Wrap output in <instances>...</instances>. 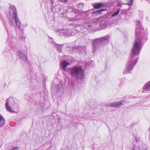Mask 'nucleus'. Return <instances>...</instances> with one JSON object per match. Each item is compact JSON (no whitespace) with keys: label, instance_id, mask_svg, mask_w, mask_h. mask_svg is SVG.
Masks as SVG:
<instances>
[{"label":"nucleus","instance_id":"obj_23","mask_svg":"<svg viewBox=\"0 0 150 150\" xmlns=\"http://www.w3.org/2000/svg\"><path fill=\"white\" fill-rule=\"evenodd\" d=\"M67 0H59V1H62V2H66Z\"/></svg>","mask_w":150,"mask_h":150},{"label":"nucleus","instance_id":"obj_17","mask_svg":"<svg viewBox=\"0 0 150 150\" xmlns=\"http://www.w3.org/2000/svg\"><path fill=\"white\" fill-rule=\"evenodd\" d=\"M133 0H127L128 2L127 3L125 4L128 5L129 6L131 5L133 3Z\"/></svg>","mask_w":150,"mask_h":150},{"label":"nucleus","instance_id":"obj_27","mask_svg":"<svg viewBox=\"0 0 150 150\" xmlns=\"http://www.w3.org/2000/svg\"><path fill=\"white\" fill-rule=\"evenodd\" d=\"M136 142H137V139H136Z\"/></svg>","mask_w":150,"mask_h":150},{"label":"nucleus","instance_id":"obj_6","mask_svg":"<svg viewBox=\"0 0 150 150\" xmlns=\"http://www.w3.org/2000/svg\"><path fill=\"white\" fill-rule=\"evenodd\" d=\"M80 45L79 41V40H76L74 42L71 43L69 47H67V50L68 51H72L74 50L78 49Z\"/></svg>","mask_w":150,"mask_h":150},{"label":"nucleus","instance_id":"obj_8","mask_svg":"<svg viewBox=\"0 0 150 150\" xmlns=\"http://www.w3.org/2000/svg\"><path fill=\"white\" fill-rule=\"evenodd\" d=\"M102 11V10H99L98 11H96L95 12H93L92 13H91L89 14L88 15H87V14L88 13V11L86 12V17L85 18V20H86V21H88L87 20V19L90 20L89 18H90L88 17V16H90L92 14L97 15V14H100L101 13Z\"/></svg>","mask_w":150,"mask_h":150},{"label":"nucleus","instance_id":"obj_28","mask_svg":"<svg viewBox=\"0 0 150 150\" xmlns=\"http://www.w3.org/2000/svg\"><path fill=\"white\" fill-rule=\"evenodd\" d=\"M27 24H26V26H27Z\"/></svg>","mask_w":150,"mask_h":150},{"label":"nucleus","instance_id":"obj_25","mask_svg":"<svg viewBox=\"0 0 150 150\" xmlns=\"http://www.w3.org/2000/svg\"><path fill=\"white\" fill-rule=\"evenodd\" d=\"M53 3H54V2H53V1H51V3H52V4H51V5H53Z\"/></svg>","mask_w":150,"mask_h":150},{"label":"nucleus","instance_id":"obj_13","mask_svg":"<svg viewBox=\"0 0 150 150\" xmlns=\"http://www.w3.org/2000/svg\"><path fill=\"white\" fill-rule=\"evenodd\" d=\"M103 5V4L100 3H95L93 4L94 7L96 8H99Z\"/></svg>","mask_w":150,"mask_h":150},{"label":"nucleus","instance_id":"obj_3","mask_svg":"<svg viewBox=\"0 0 150 150\" xmlns=\"http://www.w3.org/2000/svg\"><path fill=\"white\" fill-rule=\"evenodd\" d=\"M110 38V36L107 35L94 40L93 42L94 51H100L102 48L103 45L109 42Z\"/></svg>","mask_w":150,"mask_h":150},{"label":"nucleus","instance_id":"obj_11","mask_svg":"<svg viewBox=\"0 0 150 150\" xmlns=\"http://www.w3.org/2000/svg\"><path fill=\"white\" fill-rule=\"evenodd\" d=\"M150 91V81L146 83L144 86L143 92H146Z\"/></svg>","mask_w":150,"mask_h":150},{"label":"nucleus","instance_id":"obj_18","mask_svg":"<svg viewBox=\"0 0 150 150\" xmlns=\"http://www.w3.org/2000/svg\"><path fill=\"white\" fill-rule=\"evenodd\" d=\"M119 11H120V9H119L115 13L113 14L111 16L113 17L116 15H117L118 14V13H119Z\"/></svg>","mask_w":150,"mask_h":150},{"label":"nucleus","instance_id":"obj_12","mask_svg":"<svg viewBox=\"0 0 150 150\" xmlns=\"http://www.w3.org/2000/svg\"><path fill=\"white\" fill-rule=\"evenodd\" d=\"M70 65V63L66 61H63L62 62L61 66L62 67L64 70H65L66 67L67 66Z\"/></svg>","mask_w":150,"mask_h":150},{"label":"nucleus","instance_id":"obj_26","mask_svg":"<svg viewBox=\"0 0 150 150\" xmlns=\"http://www.w3.org/2000/svg\"><path fill=\"white\" fill-rule=\"evenodd\" d=\"M88 27H90L91 26V25H88Z\"/></svg>","mask_w":150,"mask_h":150},{"label":"nucleus","instance_id":"obj_21","mask_svg":"<svg viewBox=\"0 0 150 150\" xmlns=\"http://www.w3.org/2000/svg\"><path fill=\"white\" fill-rule=\"evenodd\" d=\"M132 150H140V149L139 147L137 146L133 149Z\"/></svg>","mask_w":150,"mask_h":150},{"label":"nucleus","instance_id":"obj_22","mask_svg":"<svg viewBox=\"0 0 150 150\" xmlns=\"http://www.w3.org/2000/svg\"><path fill=\"white\" fill-rule=\"evenodd\" d=\"M142 146L143 148L145 150L147 148V146L145 144L143 145H142Z\"/></svg>","mask_w":150,"mask_h":150},{"label":"nucleus","instance_id":"obj_5","mask_svg":"<svg viewBox=\"0 0 150 150\" xmlns=\"http://www.w3.org/2000/svg\"><path fill=\"white\" fill-rule=\"evenodd\" d=\"M14 105L13 99L12 98L10 97L6 100L5 103V108L6 110L9 112H13L12 107Z\"/></svg>","mask_w":150,"mask_h":150},{"label":"nucleus","instance_id":"obj_16","mask_svg":"<svg viewBox=\"0 0 150 150\" xmlns=\"http://www.w3.org/2000/svg\"><path fill=\"white\" fill-rule=\"evenodd\" d=\"M58 86L59 88L58 92H59L60 93H62L63 92V90L62 87V85L59 84L58 85Z\"/></svg>","mask_w":150,"mask_h":150},{"label":"nucleus","instance_id":"obj_24","mask_svg":"<svg viewBox=\"0 0 150 150\" xmlns=\"http://www.w3.org/2000/svg\"><path fill=\"white\" fill-rule=\"evenodd\" d=\"M71 86L73 88H75V85H74V84L73 83H71Z\"/></svg>","mask_w":150,"mask_h":150},{"label":"nucleus","instance_id":"obj_7","mask_svg":"<svg viewBox=\"0 0 150 150\" xmlns=\"http://www.w3.org/2000/svg\"><path fill=\"white\" fill-rule=\"evenodd\" d=\"M17 53L19 59L24 61L25 62H28L27 55L25 54L22 51L18 50L17 51Z\"/></svg>","mask_w":150,"mask_h":150},{"label":"nucleus","instance_id":"obj_15","mask_svg":"<svg viewBox=\"0 0 150 150\" xmlns=\"http://www.w3.org/2000/svg\"><path fill=\"white\" fill-rule=\"evenodd\" d=\"M4 122V117L0 115V127L2 126Z\"/></svg>","mask_w":150,"mask_h":150},{"label":"nucleus","instance_id":"obj_19","mask_svg":"<svg viewBox=\"0 0 150 150\" xmlns=\"http://www.w3.org/2000/svg\"><path fill=\"white\" fill-rule=\"evenodd\" d=\"M61 45H57V50L60 52H62Z\"/></svg>","mask_w":150,"mask_h":150},{"label":"nucleus","instance_id":"obj_4","mask_svg":"<svg viewBox=\"0 0 150 150\" xmlns=\"http://www.w3.org/2000/svg\"><path fill=\"white\" fill-rule=\"evenodd\" d=\"M71 75L77 79H83L84 77V71L80 66H74L70 69Z\"/></svg>","mask_w":150,"mask_h":150},{"label":"nucleus","instance_id":"obj_20","mask_svg":"<svg viewBox=\"0 0 150 150\" xmlns=\"http://www.w3.org/2000/svg\"><path fill=\"white\" fill-rule=\"evenodd\" d=\"M125 4H124L122 2H119L117 4V6L119 7H121L122 5Z\"/></svg>","mask_w":150,"mask_h":150},{"label":"nucleus","instance_id":"obj_14","mask_svg":"<svg viewBox=\"0 0 150 150\" xmlns=\"http://www.w3.org/2000/svg\"><path fill=\"white\" fill-rule=\"evenodd\" d=\"M83 4L80 3L77 5V10L79 11L81 10L83 8Z\"/></svg>","mask_w":150,"mask_h":150},{"label":"nucleus","instance_id":"obj_1","mask_svg":"<svg viewBox=\"0 0 150 150\" xmlns=\"http://www.w3.org/2000/svg\"><path fill=\"white\" fill-rule=\"evenodd\" d=\"M136 25L135 30L136 38L129 59L126 64V68L123 71V73L125 74H128L132 70L138 61L139 54L142 46V43L147 39V34L144 33V30L142 27L140 21H137Z\"/></svg>","mask_w":150,"mask_h":150},{"label":"nucleus","instance_id":"obj_2","mask_svg":"<svg viewBox=\"0 0 150 150\" xmlns=\"http://www.w3.org/2000/svg\"><path fill=\"white\" fill-rule=\"evenodd\" d=\"M7 16L8 18V21L11 26L15 27L20 29V21L17 17L16 11L15 8L12 7L9 8Z\"/></svg>","mask_w":150,"mask_h":150},{"label":"nucleus","instance_id":"obj_9","mask_svg":"<svg viewBox=\"0 0 150 150\" xmlns=\"http://www.w3.org/2000/svg\"><path fill=\"white\" fill-rule=\"evenodd\" d=\"M74 31V29H66L63 31L62 33L64 36L66 37H70L72 35V33Z\"/></svg>","mask_w":150,"mask_h":150},{"label":"nucleus","instance_id":"obj_10","mask_svg":"<svg viewBox=\"0 0 150 150\" xmlns=\"http://www.w3.org/2000/svg\"><path fill=\"white\" fill-rule=\"evenodd\" d=\"M123 101H119L114 103H111L109 106L112 107L118 108L121 105H123L122 103Z\"/></svg>","mask_w":150,"mask_h":150}]
</instances>
